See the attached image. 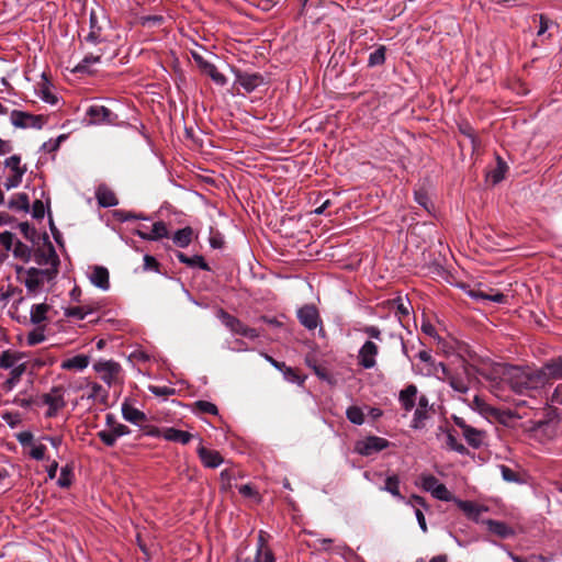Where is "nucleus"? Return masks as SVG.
<instances>
[{
	"instance_id": "6",
	"label": "nucleus",
	"mask_w": 562,
	"mask_h": 562,
	"mask_svg": "<svg viewBox=\"0 0 562 562\" xmlns=\"http://www.w3.org/2000/svg\"><path fill=\"white\" fill-rule=\"evenodd\" d=\"M416 370L425 376H435L438 381L447 382L450 386H457L452 374L442 362L435 360L426 363H415Z\"/></svg>"
},
{
	"instance_id": "17",
	"label": "nucleus",
	"mask_w": 562,
	"mask_h": 562,
	"mask_svg": "<svg viewBox=\"0 0 562 562\" xmlns=\"http://www.w3.org/2000/svg\"><path fill=\"white\" fill-rule=\"evenodd\" d=\"M105 43V38L102 35V26L98 22L97 14L94 12L90 13V31L85 36L86 46H97Z\"/></svg>"
},
{
	"instance_id": "53",
	"label": "nucleus",
	"mask_w": 562,
	"mask_h": 562,
	"mask_svg": "<svg viewBox=\"0 0 562 562\" xmlns=\"http://www.w3.org/2000/svg\"><path fill=\"white\" fill-rule=\"evenodd\" d=\"M499 470H501L502 477H503L504 481H506V482H517L518 479H517L516 473L513 470H510L508 467L501 465Z\"/></svg>"
},
{
	"instance_id": "23",
	"label": "nucleus",
	"mask_w": 562,
	"mask_h": 562,
	"mask_svg": "<svg viewBox=\"0 0 562 562\" xmlns=\"http://www.w3.org/2000/svg\"><path fill=\"white\" fill-rule=\"evenodd\" d=\"M456 424L463 429V436L470 446L474 448H479L481 446L482 439L479 430L465 425L461 418H456Z\"/></svg>"
},
{
	"instance_id": "51",
	"label": "nucleus",
	"mask_w": 562,
	"mask_h": 562,
	"mask_svg": "<svg viewBox=\"0 0 562 562\" xmlns=\"http://www.w3.org/2000/svg\"><path fill=\"white\" fill-rule=\"evenodd\" d=\"M148 359L149 356L143 350H135L128 357V360L132 363L146 362Z\"/></svg>"
},
{
	"instance_id": "27",
	"label": "nucleus",
	"mask_w": 562,
	"mask_h": 562,
	"mask_svg": "<svg viewBox=\"0 0 562 562\" xmlns=\"http://www.w3.org/2000/svg\"><path fill=\"white\" fill-rule=\"evenodd\" d=\"M49 305L46 303L34 304L30 311V319L32 324L40 325L47 319Z\"/></svg>"
},
{
	"instance_id": "36",
	"label": "nucleus",
	"mask_w": 562,
	"mask_h": 562,
	"mask_svg": "<svg viewBox=\"0 0 562 562\" xmlns=\"http://www.w3.org/2000/svg\"><path fill=\"white\" fill-rule=\"evenodd\" d=\"M347 418L355 425H362L364 422V414L358 406H350L346 411Z\"/></svg>"
},
{
	"instance_id": "54",
	"label": "nucleus",
	"mask_w": 562,
	"mask_h": 562,
	"mask_svg": "<svg viewBox=\"0 0 562 562\" xmlns=\"http://www.w3.org/2000/svg\"><path fill=\"white\" fill-rule=\"evenodd\" d=\"M45 451H46V447L44 445H36L34 446L31 451H30V456L34 459V460H43L45 458Z\"/></svg>"
},
{
	"instance_id": "57",
	"label": "nucleus",
	"mask_w": 562,
	"mask_h": 562,
	"mask_svg": "<svg viewBox=\"0 0 562 562\" xmlns=\"http://www.w3.org/2000/svg\"><path fill=\"white\" fill-rule=\"evenodd\" d=\"M145 435L149 436V437H159V436H162V431L155 427V426H149L145 423V427L140 428Z\"/></svg>"
},
{
	"instance_id": "13",
	"label": "nucleus",
	"mask_w": 562,
	"mask_h": 562,
	"mask_svg": "<svg viewBox=\"0 0 562 562\" xmlns=\"http://www.w3.org/2000/svg\"><path fill=\"white\" fill-rule=\"evenodd\" d=\"M93 368L100 374L102 381L108 385L119 381V375L121 373V367L119 363L112 360H101L95 362Z\"/></svg>"
},
{
	"instance_id": "19",
	"label": "nucleus",
	"mask_w": 562,
	"mask_h": 562,
	"mask_svg": "<svg viewBox=\"0 0 562 562\" xmlns=\"http://www.w3.org/2000/svg\"><path fill=\"white\" fill-rule=\"evenodd\" d=\"M198 454L206 468L215 469L223 463V458L217 451L209 450L202 445L198 448Z\"/></svg>"
},
{
	"instance_id": "12",
	"label": "nucleus",
	"mask_w": 562,
	"mask_h": 562,
	"mask_svg": "<svg viewBox=\"0 0 562 562\" xmlns=\"http://www.w3.org/2000/svg\"><path fill=\"white\" fill-rule=\"evenodd\" d=\"M121 412L123 418L126 422L139 428L145 427V423H147V416L144 412L136 407L134 400L125 398L122 403Z\"/></svg>"
},
{
	"instance_id": "8",
	"label": "nucleus",
	"mask_w": 562,
	"mask_h": 562,
	"mask_svg": "<svg viewBox=\"0 0 562 562\" xmlns=\"http://www.w3.org/2000/svg\"><path fill=\"white\" fill-rule=\"evenodd\" d=\"M216 316L234 334L255 339L259 336L255 328L244 325L238 318L229 315L224 310H218Z\"/></svg>"
},
{
	"instance_id": "46",
	"label": "nucleus",
	"mask_w": 562,
	"mask_h": 562,
	"mask_svg": "<svg viewBox=\"0 0 562 562\" xmlns=\"http://www.w3.org/2000/svg\"><path fill=\"white\" fill-rule=\"evenodd\" d=\"M98 436L101 439V441L109 447L114 446L117 440V437L116 435H114V431L112 429L101 430L98 432Z\"/></svg>"
},
{
	"instance_id": "60",
	"label": "nucleus",
	"mask_w": 562,
	"mask_h": 562,
	"mask_svg": "<svg viewBox=\"0 0 562 562\" xmlns=\"http://www.w3.org/2000/svg\"><path fill=\"white\" fill-rule=\"evenodd\" d=\"M267 537H268V535L265 531H262V530L259 531L256 550H258V549H270L269 546H268Z\"/></svg>"
},
{
	"instance_id": "56",
	"label": "nucleus",
	"mask_w": 562,
	"mask_h": 562,
	"mask_svg": "<svg viewBox=\"0 0 562 562\" xmlns=\"http://www.w3.org/2000/svg\"><path fill=\"white\" fill-rule=\"evenodd\" d=\"M41 98L43 101L49 104H55L57 102V98L55 94H53L50 91H48L46 88L41 89Z\"/></svg>"
},
{
	"instance_id": "38",
	"label": "nucleus",
	"mask_w": 562,
	"mask_h": 562,
	"mask_svg": "<svg viewBox=\"0 0 562 562\" xmlns=\"http://www.w3.org/2000/svg\"><path fill=\"white\" fill-rule=\"evenodd\" d=\"M19 238L10 232H4L0 235V244L5 248L8 251H12L16 244L19 243Z\"/></svg>"
},
{
	"instance_id": "42",
	"label": "nucleus",
	"mask_w": 562,
	"mask_h": 562,
	"mask_svg": "<svg viewBox=\"0 0 562 562\" xmlns=\"http://www.w3.org/2000/svg\"><path fill=\"white\" fill-rule=\"evenodd\" d=\"M64 314L68 318H75L78 321L85 319L87 317V312L86 310H83L82 305L67 307L65 308Z\"/></svg>"
},
{
	"instance_id": "64",
	"label": "nucleus",
	"mask_w": 562,
	"mask_h": 562,
	"mask_svg": "<svg viewBox=\"0 0 562 562\" xmlns=\"http://www.w3.org/2000/svg\"><path fill=\"white\" fill-rule=\"evenodd\" d=\"M33 216L41 218L44 216V205L41 201H35L33 204Z\"/></svg>"
},
{
	"instance_id": "4",
	"label": "nucleus",
	"mask_w": 562,
	"mask_h": 562,
	"mask_svg": "<svg viewBox=\"0 0 562 562\" xmlns=\"http://www.w3.org/2000/svg\"><path fill=\"white\" fill-rule=\"evenodd\" d=\"M4 167L9 169L3 187L7 191L18 188L22 183L23 176L26 172V167L21 165V157L12 155L4 160Z\"/></svg>"
},
{
	"instance_id": "14",
	"label": "nucleus",
	"mask_w": 562,
	"mask_h": 562,
	"mask_svg": "<svg viewBox=\"0 0 562 562\" xmlns=\"http://www.w3.org/2000/svg\"><path fill=\"white\" fill-rule=\"evenodd\" d=\"M89 123L94 125L114 124L117 116L104 105L93 104L88 108Z\"/></svg>"
},
{
	"instance_id": "50",
	"label": "nucleus",
	"mask_w": 562,
	"mask_h": 562,
	"mask_svg": "<svg viewBox=\"0 0 562 562\" xmlns=\"http://www.w3.org/2000/svg\"><path fill=\"white\" fill-rule=\"evenodd\" d=\"M362 333H364L369 338L371 339H375V340H379L381 341L382 340V333L380 330L379 327L376 326H364L362 329H361Z\"/></svg>"
},
{
	"instance_id": "41",
	"label": "nucleus",
	"mask_w": 562,
	"mask_h": 562,
	"mask_svg": "<svg viewBox=\"0 0 562 562\" xmlns=\"http://www.w3.org/2000/svg\"><path fill=\"white\" fill-rule=\"evenodd\" d=\"M194 409L200 413L212 415H217L218 413L217 407L213 403L207 401H196L194 403Z\"/></svg>"
},
{
	"instance_id": "40",
	"label": "nucleus",
	"mask_w": 562,
	"mask_h": 562,
	"mask_svg": "<svg viewBox=\"0 0 562 562\" xmlns=\"http://www.w3.org/2000/svg\"><path fill=\"white\" fill-rule=\"evenodd\" d=\"M392 308L396 310V315L401 316H407L409 314V302L402 297H398L394 301H392Z\"/></svg>"
},
{
	"instance_id": "32",
	"label": "nucleus",
	"mask_w": 562,
	"mask_h": 562,
	"mask_svg": "<svg viewBox=\"0 0 562 562\" xmlns=\"http://www.w3.org/2000/svg\"><path fill=\"white\" fill-rule=\"evenodd\" d=\"M468 294L476 301H480V300L481 301H492L495 303H504L505 299H506V296L501 292H496L493 294H486L481 290H470L468 292Z\"/></svg>"
},
{
	"instance_id": "24",
	"label": "nucleus",
	"mask_w": 562,
	"mask_h": 562,
	"mask_svg": "<svg viewBox=\"0 0 562 562\" xmlns=\"http://www.w3.org/2000/svg\"><path fill=\"white\" fill-rule=\"evenodd\" d=\"M488 530L498 537L506 539L514 536V530L507 524L498 520L487 519L484 521Z\"/></svg>"
},
{
	"instance_id": "30",
	"label": "nucleus",
	"mask_w": 562,
	"mask_h": 562,
	"mask_svg": "<svg viewBox=\"0 0 562 562\" xmlns=\"http://www.w3.org/2000/svg\"><path fill=\"white\" fill-rule=\"evenodd\" d=\"M193 236V229L189 226L178 229L172 237L173 243L181 248H186L190 245Z\"/></svg>"
},
{
	"instance_id": "15",
	"label": "nucleus",
	"mask_w": 562,
	"mask_h": 562,
	"mask_svg": "<svg viewBox=\"0 0 562 562\" xmlns=\"http://www.w3.org/2000/svg\"><path fill=\"white\" fill-rule=\"evenodd\" d=\"M235 83L239 85L246 92H252L258 87L265 85V79L260 74L235 72Z\"/></svg>"
},
{
	"instance_id": "63",
	"label": "nucleus",
	"mask_w": 562,
	"mask_h": 562,
	"mask_svg": "<svg viewBox=\"0 0 562 562\" xmlns=\"http://www.w3.org/2000/svg\"><path fill=\"white\" fill-rule=\"evenodd\" d=\"M18 440L23 446L29 445L33 440V435L30 431H23V432L18 435Z\"/></svg>"
},
{
	"instance_id": "44",
	"label": "nucleus",
	"mask_w": 562,
	"mask_h": 562,
	"mask_svg": "<svg viewBox=\"0 0 562 562\" xmlns=\"http://www.w3.org/2000/svg\"><path fill=\"white\" fill-rule=\"evenodd\" d=\"M415 201L423 206L427 212L430 213L432 203L426 191L418 190L415 191Z\"/></svg>"
},
{
	"instance_id": "10",
	"label": "nucleus",
	"mask_w": 562,
	"mask_h": 562,
	"mask_svg": "<svg viewBox=\"0 0 562 562\" xmlns=\"http://www.w3.org/2000/svg\"><path fill=\"white\" fill-rule=\"evenodd\" d=\"M390 446V441L378 436H369L358 440L355 445V451L363 457H370L378 453Z\"/></svg>"
},
{
	"instance_id": "7",
	"label": "nucleus",
	"mask_w": 562,
	"mask_h": 562,
	"mask_svg": "<svg viewBox=\"0 0 562 562\" xmlns=\"http://www.w3.org/2000/svg\"><path fill=\"white\" fill-rule=\"evenodd\" d=\"M10 122L16 128L41 130L46 123V117L44 115H34L29 112L12 110L10 112Z\"/></svg>"
},
{
	"instance_id": "25",
	"label": "nucleus",
	"mask_w": 562,
	"mask_h": 562,
	"mask_svg": "<svg viewBox=\"0 0 562 562\" xmlns=\"http://www.w3.org/2000/svg\"><path fill=\"white\" fill-rule=\"evenodd\" d=\"M381 490L390 493L393 497H395L400 502H405L406 504H411V501H405V497L401 494L400 479L395 474L386 477L385 484L383 487H381Z\"/></svg>"
},
{
	"instance_id": "1",
	"label": "nucleus",
	"mask_w": 562,
	"mask_h": 562,
	"mask_svg": "<svg viewBox=\"0 0 562 562\" xmlns=\"http://www.w3.org/2000/svg\"><path fill=\"white\" fill-rule=\"evenodd\" d=\"M492 380L499 379L501 383L509 386H525L529 382L548 383L550 379H562V357L546 363L541 369H522L519 367L497 363L493 368Z\"/></svg>"
},
{
	"instance_id": "45",
	"label": "nucleus",
	"mask_w": 562,
	"mask_h": 562,
	"mask_svg": "<svg viewBox=\"0 0 562 562\" xmlns=\"http://www.w3.org/2000/svg\"><path fill=\"white\" fill-rule=\"evenodd\" d=\"M385 60V48L383 46L379 47L374 52H372L369 56V65L376 66L383 64Z\"/></svg>"
},
{
	"instance_id": "61",
	"label": "nucleus",
	"mask_w": 562,
	"mask_h": 562,
	"mask_svg": "<svg viewBox=\"0 0 562 562\" xmlns=\"http://www.w3.org/2000/svg\"><path fill=\"white\" fill-rule=\"evenodd\" d=\"M415 516H416V519L418 521V525H419V528L422 529V531L427 532V524H426V519H425L423 512L420 509H416Z\"/></svg>"
},
{
	"instance_id": "48",
	"label": "nucleus",
	"mask_w": 562,
	"mask_h": 562,
	"mask_svg": "<svg viewBox=\"0 0 562 562\" xmlns=\"http://www.w3.org/2000/svg\"><path fill=\"white\" fill-rule=\"evenodd\" d=\"M71 471L68 468H63L60 471V475L57 480V484L60 487H69L71 484Z\"/></svg>"
},
{
	"instance_id": "43",
	"label": "nucleus",
	"mask_w": 562,
	"mask_h": 562,
	"mask_svg": "<svg viewBox=\"0 0 562 562\" xmlns=\"http://www.w3.org/2000/svg\"><path fill=\"white\" fill-rule=\"evenodd\" d=\"M252 562H276V558L271 549H258Z\"/></svg>"
},
{
	"instance_id": "5",
	"label": "nucleus",
	"mask_w": 562,
	"mask_h": 562,
	"mask_svg": "<svg viewBox=\"0 0 562 562\" xmlns=\"http://www.w3.org/2000/svg\"><path fill=\"white\" fill-rule=\"evenodd\" d=\"M418 485L426 492L430 493L432 497L443 502L453 499L452 494L448 491L445 484L431 474H420L418 477Z\"/></svg>"
},
{
	"instance_id": "49",
	"label": "nucleus",
	"mask_w": 562,
	"mask_h": 562,
	"mask_svg": "<svg viewBox=\"0 0 562 562\" xmlns=\"http://www.w3.org/2000/svg\"><path fill=\"white\" fill-rule=\"evenodd\" d=\"M447 446L451 450L457 451L459 453H464L467 450L465 447L462 443H460L452 434H448L447 436Z\"/></svg>"
},
{
	"instance_id": "39",
	"label": "nucleus",
	"mask_w": 562,
	"mask_h": 562,
	"mask_svg": "<svg viewBox=\"0 0 562 562\" xmlns=\"http://www.w3.org/2000/svg\"><path fill=\"white\" fill-rule=\"evenodd\" d=\"M506 169V165L498 160L497 167L488 173V179L492 183L496 184L501 182L505 177Z\"/></svg>"
},
{
	"instance_id": "59",
	"label": "nucleus",
	"mask_w": 562,
	"mask_h": 562,
	"mask_svg": "<svg viewBox=\"0 0 562 562\" xmlns=\"http://www.w3.org/2000/svg\"><path fill=\"white\" fill-rule=\"evenodd\" d=\"M82 307H83V310H86L87 316H88V315L93 314L97 311H99L101 308V304H100V302L93 301V302H88V303L82 304Z\"/></svg>"
},
{
	"instance_id": "55",
	"label": "nucleus",
	"mask_w": 562,
	"mask_h": 562,
	"mask_svg": "<svg viewBox=\"0 0 562 562\" xmlns=\"http://www.w3.org/2000/svg\"><path fill=\"white\" fill-rule=\"evenodd\" d=\"M111 429L114 431V435H116L117 438L130 435L131 432L127 426L120 423H113Z\"/></svg>"
},
{
	"instance_id": "2",
	"label": "nucleus",
	"mask_w": 562,
	"mask_h": 562,
	"mask_svg": "<svg viewBox=\"0 0 562 562\" xmlns=\"http://www.w3.org/2000/svg\"><path fill=\"white\" fill-rule=\"evenodd\" d=\"M46 263H49L50 267L44 269L24 266L15 267L16 280L26 288L30 296H36L42 293L45 285L56 277L57 256L53 249H49Z\"/></svg>"
},
{
	"instance_id": "58",
	"label": "nucleus",
	"mask_w": 562,
	"mask_h": 562,
	"mask_svg": "<svg viewBox=\"0 0 562 562\" xmlns=\"http://www.w3.org/2000/svg\"><path fill=\"white\" fill-rule=\"evenodd\" d=\"M422 331L429 337L437 338V330L429 322H424L422 324Z\"/></svg>"
},
{
	"instance_id": "33",
	"label": "nucleus",
	"mask_w": 562,
	"mask_h": 562,
	"mask_svg": "<svg viewBox=\"0 0 562 562\" xmlns=\"http://www.w3.org/2000/svg\"><path fill=\"white\" fill-rule=\"evenodd\" d=\"M168 228L166 224L161 221L153 224L151 231L148 236H143L144 240H158L165 237H168Z\"/></svg>"
},
{
	"instance_id": "22",
	"label": "nucleus",
	"mask_w": 562,
	"mask_h": 562,
	"mask_svg": "<svg viewBox=\"0 0 562 562\" xmlns=\"http://www.w3.org/2000/svg\"><path fill=\"white\" fill-rule=\"evenodd\" d=\"M162 437L168 441L187 445L193 438V435L184 430L168 427L162 430Z\"/></svg>"
},
{
	"instance_id": "62",
	"label": "nucleus",
	"mask_w": 562,
	"mask_h": 562,
	"mask_svg": "<svg viewBox=\"0 0 562 562\" xmlns=\"http://www.w3.org/2000/svg\"><path fill=\"white\" fill-rule=\"evenodd\" d=\"M2 419L11 427L14 428L16 424L19 423L18 415H13L11 413H5L2 416Z\"/></svg>"
},
{
	"instance_id": "34",
	"label": "nucleus",
	"mask_w": 562,
	"mask_h": 562,
	"mask_svg": "<svg viewBox=\"0 0 562 562\" xmlns=\"http://www.w3.org/2000/svg\"><path fill=\"white\" fill-rule=\"evenodd\" d=\"M201 68L203 71L212 78V80L220 85L224 86L226 83V78L223 74H221L214 64L212 63H203L201 64Z\"/></svg>"
},
{
	"instance_id": "29",
	"label": "nucleus",
	"mask_w": 562,
	"mask_h": 562,
	"mask_svg": "<svg viewBox=\"0 0 562 562\" xmlns=\"http://www.w3.org/2000/svg\"><path fill=\"white\" fill-rule=\"evenodd\" d=\"M97 199L99 204L103 207H110L117 204L115 194L105 187H100L97 190Z\"/></svg>"
},
{
	"instance_id": "16",
	"label": "nucleus",
	"mask_w": 562,
	"mask_h": 562,
	"mask_svg": "<svg viewBox=\"0 0 562 562\" xmlns=\"http://www.w3.org/2000/svg\"><path fill=\"white\" fill-rule=\"evenodd\" d=\"M300 323L310 330L316 329L319 324L318 311L313 305H305L297 311Z\"/></svg>"
},
{
	"instance_id": "35",
	"label": "nucleus",
	"mask_w": 562,
	"mask_h": 562,
	"mask_svg": "<svg viewBox=\"0 0 562 562\" xmlns=\"http://www.w3.org/2000/svg\"><path fill=\"white\" fill-rule=\"evenodd\" d=\"M177 258L182 262L190 267H200L202 269H207V265L202 256H193V257H187L182 252L177 254Z\"/></svg>"
},
{
	"instance_id": "31",
	"label": "nucleus",
	"mask_w": 562,
	"mask_h": 562,
	"mask_svg": "<svg viewBox=\"0 0 562 562\" xmlns=\"http://www.w3.org/2000/svg\"><path fill=\"white\" fill-rule=\"evenodd\" d=\"M8 207L13 211L27 212L30 207V199L26 193H18L11 198L8 203Z\"/></svg>"
},
{
	"instance_id": "52",
	"label": "nucleus",
	"mask_w": 562,
	"mask_h": 562,
	"mask_svg": "<svg viewBox=\"0 0 562 562\" xmlns=\"http://www.w3.org/2000/svg\"><path fill=\"white\" fill-rule=\"evenodd\" d=\"M161 22L162 16L160 15H147L140 18V23L143 26L160 25Z\"/></svg>"
},
{
	"instance_id": "37",
	"label": "nucleus",
	"mask_w": 562,
	"mask_h": 562,
	"mask_svg": "<svg viewBox=\"0 0 562 562\" xmlns=\"http://www.w3.org/2000/svg\"><path fill=\"white\" fill-rule=\"evenodd\" d=\"M12 254L15 258H19L25 262H27L31 259L32 250L31 248L19 240L14 249L12 250Z\"/></svg>"
},
{
	"instance_id": "18",
	"label": "nucleus",
	"mask_w": 562,
	"mask_h": 562,
	"mask_svg": "<svg viewBox=\"0 0 562 562\" xmlns=\"http://www.w3.org/2000/svg\"><path fill=\"white\" fill-rule=\"evenodd\" d=\"M88 277H89L90 282L94 286H97L103 291L109 290L110 281H109V271L106 268L95 266L92 268V270Z\"/></svg>"
},
{
	"instance_id": "3",
	"label": "nucleus",
	"mask_w": 562,
	"mask_h": 562,
	"mask_svg": "<svg viewBox=\"0 0 562 562\" xmlns=\"http://www.w3.org/2000/svg\"><path fill=\"white\" fill-rule=\"evenodd\" d=\"M398 400L406 412L415 408L411 423L413 429H424L427 422L435 415L434 404H429L428 398L419 394L417 389H402Z\"/></svg>"
},
{
	"instance_id": "20",
	"label": "nucleus",
	"mask_w": 562,
	"mask_h": 562,
	"mask_svg": "<svg viewBox=\"0 0 562 562\" xmlns=\"http://www.w3.org/2000/svg\"><path fill=\"white\" fill-rule=\"evenodd\" d=\"M452 501L456 502L457 506L471 519H474L477 521L480 515L484 512H487V507L483 505H479L471 501H461L453 498Z\"/></svg>"
},
{
	"instance_id": "26",
	"label": "nucleus",
	"mask_w": 562,
	"mask_h": 562,
	"mask_svg": "<svg viewBox=\"0 0 562 562\" xmlns=\"http://www.w3.org/2000/svg\"><path fill=\"white\" fill-rule=\"evenodd\" d=\"M266 359L273 367H276L277 369H279L280 371L283 372V375H284L286 382L292 383V384H294V383H297V384L303 383V380L301 379V376L293 369L285 367L284 363H279L278 361L272 359L270 356H266Z\"/></svg>"
},
{
	"instance_id": "21",
	"label": "nucleus",
	"mask_w": 562,
	"mask_h": 562,
	"mask_svg": "<svg viewBox=\"0 0 562 562\" xmlns=\"http://www.w3.org/2000/svg\"><path fill=\"white\" fill-rule=\"evenodd\" d=\"M103 55V49L100 47L97 50H90L86 54L83 59L75 67L76 72H89L92 65L100 61Z\"/></svg>"
},
{
	"instance_id": "9",
	"label": "nucleus",
	"mask_w": 562,
	"mask_h": 562,
	"mask_svg": "<svg viewBox=\"0 0 562 562\" xmlns=\"http://www.w3.org/2000/svg\"><path fill=\"white\" fill-rule=\"evenodd\" d=\"M60 389H50V392L44 393L37 398L33 400L35 406H47L45 415L53 417L65 405L63 395L59 393Z\"/></svg>"
},
{
	"instance_id": "11",
	"label": "nucleus",
	"mask_w": 562,
	"mask_h": 562,
	"mask_svg": "<svg viewBox=\"0 0 562 562\" xmlns=\"http://www.w3.org/2000/svg\"><path fill=\"white\" fill-rule=\"evenodd\" d=\"M379 355V346L372 340H367L359 349L357 355V362L363 369H372L376 364V357Z\"/></svg>"
},
{
	"instance_id": "47",
	"label": "nucleus",
	"mask_w": 562,
	"mask_h": 562,
	"mask_svg": "<svg viewBox=\"0 0 562 562\" xmlns=\"http://www.w3.org/2000/svg\"><path fill=\"white\" fill-rule=\"evenodd\" d=\"M26 340L29 346L41 344L45 340L44 331L42 329H34L29 333Z\"/></svg>"
},
{
	"instance_id": "28",
	"label": "nucleus",
	"mask_w": 562,
	"mask_h": 562,
	"mask_svg": "<svg viewBox=\"0 0 562 562\" xmlns=\"http://www.w3.org/2000/svg\"><path fill=\"white\" fill-rule=\"evenodd\" d=\"M89 364V357L85 355H77L72 358H69L61 363L63 369L67 370H83Z\"/></svg>"
}]
</instances>
